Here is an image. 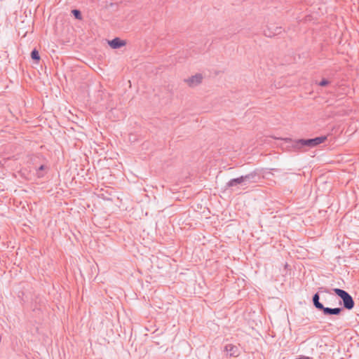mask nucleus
Returning a JSON list of instances; mask_svg holds the SVG:
<instances>
[{"label":"nucleus","instance_id":"14","mask_svg":"<svg viewBox=\"0 0 359 359\" xmlns=\"http://www.w3.org/2000/svg\"><path fill=\"white\" fill-rule=\"evenodd\" d=\"M282 27H276L273 31L274 32L275 35H278L282 32Z\"/></svg>","mask_w":359,"mask_h":359},{"label":"nucleus","instance_id":"2","mask_svg":"<svg viewBox=\"0 0 359 359\" xmlns=\"http://www.w3.org/2000/svg\"><path fill=\"white\" fill-rule=\"evenodd\" d=\"M334 292L343 300L344 306L346 309L350 310L353 308L354 302L351 296L348 292L338 288L334 289Z\"/></svg>","mask_w":359,"mask_h":359},{"label":"nucleus","instance_id":"5","mask_svg":"<svg viewBox=\"0 0 359 359\" xmlns=\"http://www.w3.org/2000/svg\"><path fill=\"white\" fill-rule=\"evenodd\" d=\"M243 177L244 180V182H248V183L257 182L258 180L259 179V176L255 171L252 172L248 175H243Z\"/></svg>","mask_w":359,"mask_h":359},{"label":"nucleus","instance_id":"1","mask_svg":"<svg viewBox=\"0 0 359 359\" xmlns=\"http://www.w3.org/2000/svg\"><path fill=\"white\" fill-rule=\"evenodd\" d=\"M326 140V136L316 137L311 139H299L294 141L292 147L297 150L304 147L313 148L323 143Z\"/></svg>","mask_w":359,"mask_h":359},{"label":"nucleus","instance_id":"12","mask_svg":"<svg viewBox=\"0 0 359 359\" xmlns=\"http://www.w3.org/2000/svg\"><path fill=\"white\" fill-rule=\"evenodd\" d=\"M72 13L74 16V18L77 20H81L82 19V15L79 10L78 9H74L72 11Z\"/></svg>","mask_w":359,"mask_h":359},{"label":"nucleus","instance_id":"6","mask_svg":"<svg viewBox=\"0 0 359 359\" xmlns=\"http://www.w3.org/2000/svg\"><path fill=\"white\" fill-rule=\"evenodd\" d=\"M225 349L230 356L237 357L240 354L238 347L232 344L227 345Z\"/></svg>","mask_w":359,"mask_h":359},{"label":"nucleus","instance_id":"8","mask_svg":"<svg viewBox=\"0 0 359 359\" xmlns=\"http://www.w3.org/2000/svg\"><path fill=\"white\" fill-rule=\"evenodd\" d=\"M322 310L325 314L337 315L341 312V309L339 308L330 309L324 307V309H322Z\"/></svg>","mask_w":359,"mask_h":359},{"label":"nucleus","instance_id":"10","mask_svg":"<svg viewBox=\"0 0 359 359\" xmlns=\"http://www.w3.org/2000/svg\"><path fill=\"white\" fill-rule=\"evenodd\" d=\"M31 57L34 61L36 62V63H39L40 60V55L39 51L36 49H34L31 52Z\"/></svg>","mask_w":359,"mask_h":359},{"label":"nucleus","instance_id":"4","mask_svg":"<svg viewBox=\"0 0 359 359\" xmlns=\"http://www.w3.org/2000/svg\"><path fill=\"white\" fill-rule=\"evenodd\" d=\"M109 45L113 49L120 48L126 44V42L121 39L116 37L111 41H108Z\"/></svg>","mask_w":359,"mask_h":359},{"label":"nucleus","instance_id":"11","mask_svg":"<svg viewBox=\"0 0 359 359\" xmlns=\"http://www.w3.org/2000/svg\"><path fill=\"white\" fill-rule=\"evenodd\" d=\"M264 36L270 38L276 36L274 32L273 31V29L271 27H268L266 29H264Z\"/></svg>","mask_w":359,"mask_h":359},{"label":"nucleus","instance_id":"16","mask_svg":"<svg viewBox=\"0 0 359 359\" xmlns=\"http://www.w3.org/2000/svg\"><path fill=\"white\" fill-rule=\"evenodd\" d=\"M299 359H310L309 357H303V358H300Z\"/></svg>","mask_w":359,"mask_h":359},{"label":"nucleus","instance_id":"7","mask_svg":"<svg viewBox=\"0 0 359 359\" xmlns=\"http://www.w3.org/2000/svg\"><path fill=\"white\" fill-rule=\"evenodd\" d=\"M243 183H245L244 180H243V176H241L239 177L233 178V179H231V180H229L226 184V187H232L237 186L238 184H242Z\"/></svg>","mask_w":359,"mask_h":359},{"label":"nucleus","instance_id":"3","mask_svg":"<svg viewBox=\"0 0 359 359\" xmlns=\"http://www.w3.org/2000/svg\"><path fill=\"white\" fill-rule=\"evenodd\" d=\"M203 76L201 74H196L194 76H192L187 79L184 81L189 85L190 87L196 86L200 84L202 82Z\"/></svg>","mask_w":359,"mask_h":359},{"label":"nucleus","instance_id":"13","mask_svg":"<svg viewBox=\"0 0 359 359\" xmlns=\"http://www.w3.org/2000/svg\"><path fill=\"white\" fill-rule=\"evenodd\" d=\"M46 168V165H41L39 168V169H38V170H37V171H36V174H37V176H38L39 177H43V173H41V171L44 170Z\"/></svg>","mask_w":359,"mask_h":359},{"label":"nucleus","instance_id":"15","mask_svg":"<svg viewBox=\"0 0 359 359\" xmlns=\"http://www.w3.org/2000/svg\"><path fill=\"white\" fill-rule=\"evenodd\" d=\"M330 83V81L325 79H323L322 81L318 83L320 86H326Z\"/></svg>","mask_w":359,"mask_h":359},{"label":"nucleus","instance_id":"9","mask_svg":"<svg viewBox=\"0 0 359 359\" xmlns=\"http://www.w3.org/2000/svg\"><path fill=\"white\" fill-rule=\"evenodd\" d=\"M313 304H314L315 306L317 309H320V310H322V309H324L323 305L319 302V296L318 294H316L313 296Z\"/></svg>","mask_w":359,"mask_h":359}]
</instances>
